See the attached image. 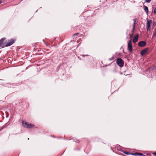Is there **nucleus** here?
<instances>
[{
    "label": "nucleus",
    "instance_id": "obj_1",
    "mask_svg": "<svg viewBox=\"0 0 156 156\" xmlns=\"http://www.w3.org/2000/svg\"><path fill=\"white\" fill-rule=\"evenodd\" d=\"M22 124L24 127L28 129H30L34 126V125L31 123L29 124L28 122L26 121H23Z\"/></svg>",
    "mask_w": 156,
    "mask_h": 156
},
{
    "label": "nucleus",
    "instance_id": "obj_2",
    "mask_svg": "<svg viewBox=\"0 0 156 156\" xmlns=\"http://www.w3.org/2000/svg\"><path fill=\"white\" fill-rule=\"evenodd\" d=\"M116 64L119 66L122 67L124 65V61L121 58H118L116 60Z\"/></svg>",
    "mask_w": 156,
    "mask_h": 156
},
{
    "label": "nucleus",
    "instance_id": "obj_3",
    "mask_svg": "<svg viewBox=\"0 0 156 156\" xmlns=\"http://www.w3.org/2000/svg\"><path fill=\"white\" fill-rule=\"evenodd\" d=\"M128 49L129 51L130 52H132L133 48L132 45V41H131V39H130L128 42Z\"/></svg>",
    "mask_w": 156,
    "mask_h": 156
},
{
    "label": "nucleus",
    "instance_id": "obj_4",
    "mask_svg": "<svg viewBox=\"0 0 156 156\" xmlns=\"http://www.w3.org/2000/svg\"><path fill=\"white\" fill-rule=\"evenodd\" d=\"M14 42L13 39H11L9 40L6 44L5 45V47H8L12 45Z\"/></svg>",
    "mask_w": 156,
    "mask_h": 156
},
{
    "label": "nucleus",
    "instance_id": "obj_5",
    "mask_svg": "<svg viewBox=\"0 0 156 156\" xmlns=\"http://www.w3.org/2000/svg\"><path fill=\"white\" fill-rule=\"evenodd\" d=\"M146 44V42L144 41H140L138 44V45L141 47H144Z\"/></svg>",
    "mask_w": 156,
    "mask_h": 156
},
{
    "label": "nucleus",
    "instance_id": "obj_6",
    "mask_svg": "<svg viewBox=\"0 0 156 156\" xmlns=\"http://www.w3.org/2000/svg\"><path fill=\"white\" fill-rule=\"evenodd\" d=\"M148 50V48H145L143 49L141 52V55L143 56L144 55L147 53Z\"/></svg>",
    "mask_w": 156,
    "mask_h": 156
},
{
    "label": "nucleus",
    "instance_id": "obj_7",
    "mask_svg": "<svg viewBox=\"0 0 156 156\" xmlns=\"http://www.w3.org/2000/svg\"><path fill=\"white\" fill-rule=\"evenodd\" d=\"M5 38H2L0 40V46L1 47H5L4 43H3Z\"/></svg>",
    "mask_w": 156,
    "mask_h": 156
},
{
    "label": "nucleus",
    "instance_id": "obj_8",
    "mask_svg": "<svg viewBox=\"0 0 156 156\" xmlns=\"http://www.w3.org/2000/svg\"><path fill=\"white\" fill-rule=\"evenodd\" d=\"M138 37L139 35L138 34H137L135 36L133 40V41L134 43H135L137 41L138 39Z\"/></svg>",
    "mask_w": 156,
    "mask_h": 156
},
{
    "label": "nucleus",
    "instance_id": "obj_9",
    "mask_svg": "<svg viewBox=\"0 0 156 156\" xmlns=\"http://www.w3.org/2000/svg\"><path fill=\"white\" fill-rule=\"evenodd\" d=\"M143 7L144 11L146 12L147 14L148 12V8L144 5H143Z\"/></svg>",
    "mask_w": 156,
    "mask_h": 156
},
{
    "label": "nucleus",
    "instance_id": "obj_10",
    "mask_svg": "<svg viewBox=\"0 0 156 156\" xmlns=\"http://www.w3.org/2000/svg\"><path fill=\"white\" fill-rule=\"evenodd\" d=\"M137 20V19H133V20L134 21V23L133 24V30H134L135 27V23L136 22V20Z\"/></svg>",
    "mask_w": 156,
    "mask_h": 156
},
{
    "label": "nucleus",
    "instance_id": "obj_11",
    "mask_svg": "<svg viewBox=\"0 0 156 156\" xmlns=\"http://www.w3.org/2000/svg\"><path fill=\"white\" fill-rule=\"evenodd\" d=\"M132 154L135 156H142L143 155V154L141 153H138L136 152L133 154Z\"/></svg>",
    "mask_w": 156,
    "mask_h": 156
},
{
    "label": "nucleus",
    "instance_id": "obj_12",
    "mask_svg": "<svg viewBox=\"0 0 156 156\" xmlns=\"http://www.w3.org/2000/svg\"><path fill=\"white\" fill-rule=\"evenodd\" d=\"M146 28L147 31H150L151 30V25L147 24Z\"/></svg>",
    "mask_w": 156,
    "mask_h": 156
},
{
    "label": "nucleus",
    "instance_id": "obj_13",
    "mask_svg": "<svg viewBox=\"0 0 156 156\" xmlns=\"http://www.w3.org/2000/svg\"><path fill=\"white\" fill-rule=\"evenodd\" d=\"M156 66H152L151 67L149 68L150 71H151L152 70H154V69L155 68H156Z\"/></svg>",
    "mask_w": 156,
    "mask_h": 156
},
{
    "label": "nucleus",
    "instance_id": "obj_14",
    "mask_svg": "<svg viewBox=\"0 0 156 156\" xmlns=\"http://www.w3.org/2000/svg\"><path fill=\"white\" fill-rule=\"evenodd\" d=\"M147 24H149L151 25L152 23L151 20H148V19H147Z\"/></svg>",
    "mask_w": 156,
    "mask_h": 156
},
{
    "label": "nucleus",
    "instance_id": "obj_15",
    "mask_svg": "<svg viewBox=\"0 0 156 156\" xmlns=\"http://www.w3.org/2000/svg\"><path fill=\"white\" fill-rule=\"evenodd\" d=\"M156 35V29L155 31L154 32L153 34V36L154 37Z\"/></svg>",
    "mask_w": 156,
    "mask_h": 156
},
{
    "label": "nucleus",
    "instance_id": "obj_16",
    "mask_svg": "<svg viewBox=\"0 0 156 156\" xmlns=\"http://www.w3.org/2000/svg\"><path fill=\"white\" fill-rule=\"evenodd\" d=\"M124 153H125L126 154L128 155L129 154V152L127 151H125L124 152Z\"/></svg>",
    "mask_w": 156,
    "mask_h": 156
},
{
    "label": "nucleus",
    "instance_id": "obj_17",
    "mask_svg": "<svg viewBox=\"0 0 156 156\" xmlns=\"http://www.w3.org/2000/svg\"><path fill=\"white\" fill-rule=\"evenodd\" d=\"M151 0H145V2H146L150 3L151 2Z\"/></svg>",
    "mask_w": 156,
    "mask_h": 156
},
{
    "label": "nucleus",
    "instance_id": "obj_18",
    "mask_svg": "<svg viewBox=\"0 0 156 156\" xmlns=\"http://www.w3.org/2000/svg\"><path fill=\"white\" fill-rule=\"evenodd\" d=\"M132 31H133V30H132V31H131L132 34H130L131 35V37H132L133 35V34L134 33V30H133V32Z\"/></svg>",
    "mask_w": 156,
    "mask_h": 156
},
{
    "label": "nucleus",
    "instance_id": "obj_19",
    "mask_svg": "<svg viewBox=\"0 0 156 156\" xmlns=\"http://www.w3.org/2000/svg\"><path fill=\"white\" fill-rule=\"evenodd\" d=\"M156 25V22H154L153 23V26L154 27Z\"/></svg>",
    "mask_w": 156,
    "mask_h": 156
},
{
    "label": "nucleus",
    "instance_id": "obj_20",
    "mask_svg": "<svg viewBox=\"0 0 156 156\" xmlns=\"http://www.w3.org/2000/svg\"><path fill=\"white\" fill-rule=\"evenodd\" d=\"M154 13H156V8L154 9Z\"/></svg>",
    "mask_w": 156,
    "mask_h": 156
},
{
    "label": "nucleus",
    "instance_id": "obj_21",
    "mask_svg": "<svg viewBox=\"0 0 156 156\" xmlns=\"http://www.w3.org/2000/svg\"><path fill=\"white\" fill-rule=\"evenodd\" d=\"M79 34V33H75V34H74L73 35V36H75V35H77V34Z\"/></svg>",
    "mask_w": 156,
    "mask_h": 156
},
{
    "label": "nucleus",
    "instance_id": "obj_22",
    "mask_svg": "<svg viewBox=\"0 0 156 156\" xmlns=\"http://www.w3.org/2000/svg\"><path fill=\"white\" fill-rule=\"evenodd\" d=\"M131 35L130 34H129V36H130V37H129V38L130 39H131V41H132V37H131Z\"/></svg>",
    "mask_w": 156,
    "mask_h": 156
},
{
    "label": "nucleus",
    "instance_id": "obj_23",
    "mask_svg": "<svg viewBox=\"0 0 156 156\" xmlns=\"http://www.w3.org/2000/svg\"><path fill=\"white\" fill-rule=\"evenodd\" d=\"M154 154H155V155L156 156V153H154Z\"/></svg>",
    "mask_w": 156,
    "mask_h": 156
},
{
    "label": "nucleus",
    "instance_id": "obj_24",
    "mask_svg": "<svg viewBox=\"0 0 156 156\" xmlns=\"http://www.w3.org/2000/svg\"><path fill=\"white\" fill-rule=\"evenodd\" d=\"M1 2L0 1V4L1 3Z\"/></svg>",
    "mask_w": 156,
    "mask_h": 156
}]
</instances>
